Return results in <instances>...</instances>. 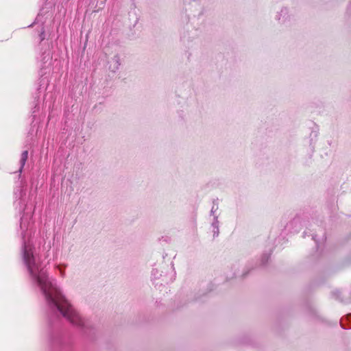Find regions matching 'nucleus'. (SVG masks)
Segmentation results:
<instances>
[{
  "mask_svg": "<svg viewBox=\"0 0 351 351\" xmlns=\"http://www.w3.org/2000/svg\"><path fill=\"white\" fill-rule=\"evenodd\" d=\"M24 261L27 265L31 274L36 280L38 285L43 290L47 301L53 304L61 312L62 315L72 324L80 326L82 320L79 314L73 309L70 304L64 299L57 287L47 278L46 271L40 268V265L36 263V258L33 256L32 247L25 246Z\"/></svg>",
  "mask_w": 351,
  "mask_h": 351,
  "instance_id": "f257e3e1",
  "label": "nucleus"
},
{
  "mask_svg": "<svg viewBox=\"0 0 351 351\" xmlns=\"http://www.w3.org/2000/svg\"><path fill=\"white\" fill-rule=\"evenodd\" d=\"M28 156V152L27 151H24L21 154V166L23 167Z\"/></svg>",
  "mask_w": 351,
  "mask_h": 351,
  "instance_id": "f03ea898",
  "label": "nucleus"
}]
</instances>
